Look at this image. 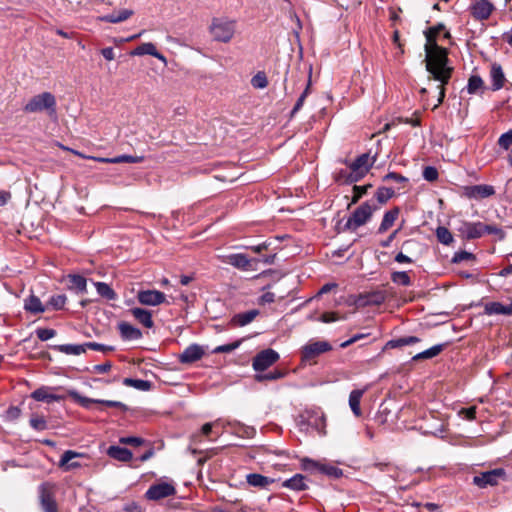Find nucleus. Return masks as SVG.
Returning <instances> with one entry per match:
<instances>
[{
    "instance_id": "nucleus-50",
    "label": "nucleus",
    "mask_w": 512,
    "mask_h": 512,
    "mask_svg": "<svg viewBox=\"0 0 512 512\" xmlns=\"http://www.w3.org/2000/svg\"><path fill=\"white\" fill-rule=\"evenodd\" d=\"M240 346V341L219 345L213 349V353H230Z\"/></svg>"
},
{
    "instance_id": "nucleus-36",
    "label": "nucleus",
    "mask_w": 512,
    "mask_h": 512,
    "mask_svg": "<svg viewBox=\"0 0 512 512\" xmlns=\"http://www.w3.org/2000/svg\"><path fill=\"white\" fill-rule=\"evenodd\" d=\"M70 289L75 290L77 293H85L87 288L86 278L81 275L68 276Z\"/></svg>"
},
{
    "instance_id": "nucleus-21",
    "label": "nucleus",
    "mask_w": 512,
    "mask_h": 512,
    "mask_svg": "<svg viewBox=\"0 0 512 512\" xmlns=\"http://www.w3.org/2000/svg\"><path fill=\"white\" fill-rule=\"evenodd\" d=\"M107 455L120 462H129L133 457L129 449L117 445H111L107 449Z\"/></svg>"
},
{
    "instance_id": "nucleus-2",
    "label": "nucleus",
    "mask_w": 512,
    "mask_h": 512,
    "mask_svg": "<svg viewBox=\"0 0 512 512\" xmlns=\"http://www.w3.org/2000/svg\"><path fill=\"white\" fill-rule=\"evenodd\" d=\"M56 106L55 96L50 92H43L33 96L23 109L27 113L46 111L49 117L55 118L57 115Z\"/></svg>"
},
{
    "instance_id": "nucleus-8",
    "label": "nucleus",
    "mask_w": 512,
    "mask_h": 512,
    "mask_svg": "<svg viewBox=\"0 0 512 512\" xmlns=\"http://www.w3.org/2000/svg\"><path fill=\"white\" fill-rule=\"evenodd\" d=\"M331 349V345L326 341H316L306 344L301 350V358L303 362H311L320 354Z\"/></svg>"
},
{
    "instance_id": "nucleus-38",
    "label": "nucleus",
    "mask_w": 512,
    "mask_h": 512,
    "mask_svg": "<svg viewBox=\"0 0 512 512\" xmlns=\"http://www.w3.org/2000/svg\"><path fill=\"white\" fill-rule=\"evenodd\" d=\"M123 383L140 391H149L152 387L150 381L143 379L125 378Z\"/></svg>"
},
{
    "instance_id": "nucleus-26",
    "label": "nucleus",
    "mask_w": 512,
    "mask_h": 512,
    "mask_svg": "<svg viewBox=\"0 0 512 512\" xmlns=\"http://www.w3.org/2000/svg\"><path fill=\"white\" fill-rule=\"evenodd\" d=\"M492 90H500L505 81V76L500 65L493 64L491 68Z\"/></svg>"
},
{
    "instance_id": "nucleus-49",
    "label": "nucleus",
    "mask_w": 512,
    "mask_h": 512,
    "mask_svg": "<svg viewBox=\"0 0 512 512\" xmlns=\"http://www.w3.org/2000/svg\"><path fill=\"white\" fill-rule=\"evenodd\" d=\"M36 335L41 341H48L56 335V331L51 328H38Z\"/></svg>"
},
{
    "instance_id": "nucleus-61",
    "label": "nucleus",
    "mask_w": 512,
    "mask_h": 512,
    "mask_svg": "<svg viewBox=\"0 0 512 512\" xmlns=\"http://www.w3.org/2000/svg\"><path fill=\"white\" fill-rule=\"evenodd\" d=\"M460 415L466 420H473L476 417V407L463 408L460 411Z\"/></svg>"
},
{
    "instance_id": "nucleus-54",
    "label": "nucleus",
    "mask_w": 512,
    "mask_h": 512,
    "mask_svg": "<svg viewBox=\"0 0 512 512\" xmlns=\"http://www.w3.org/2000/svg\"><path fill=\"white\" fill-rule=\"evenodd\" d=\"M85 346H86V350L92 349V350H96V351H100V352H104V353L114 350V347H112V346L100 344L97 342H86Z\"/></svg>"
},
{
    "instance_id": "nucleus-19",
    "label": "nucleus",
    "mask_w": 512,
    "mask_h": 512,
    "mask_svg": "<svg viewBox=\"0 0 512 512\" xmlns=\"http://www.w3.org/2000/svg\"><path fill=\"white\" fill-rule=\"evenodd\" d=\"M225 262L237 269L246 271L250 267L251 260L243 253H234L227 255Z\"/></svg>"
},
{
    "instance_id": "nucleus-7",
    "label": "nucleus",
    "mask_w": 512,
    "mask_h": 512,
    "mask_svg": "<svg viewBox=\"0 0 512 512\" xmlns=\"http://www.w3.org/2000/svg\"><path fill=\"white\" fill-rule=\"evenodd\" d=\"M505 476V471L502 468L493 469L490 471L482 472L473 477V484L479 488H486L488 486H495L498 484L499 479Z\"/></svg>"
},
{
    "instance_id": "nucleus-20",
    "label": "nucleus",
    "mask_w": 512,
    "mask_h": 512,
    "mask_svg": "<svg viewBox=\"0 0 512 512\" xmlns=\"http://www.w3.org/2000/svg\"><path fill=\"white\" fill-rule=\"evenodd\" d=\"M130 313L145 328H152L154 326L152 313L149 310L140 307H134L130 309Z\"/></svg>"
},
{
    "instance_id": "nucleus-33",
    "label": "nucleus",
    "mask_w": 512,
    "mask_h": 512,
    "mask_svg": "<svg viewBox=\"0 0 512 512\" xmlns=\"http://www.w3.org/2000/svg\"><path fill=\"white\" fill-rule=\"evenodd\" d=\"M308 425L315 429L319 434H325V417L323 414H313L308 417Z\"/></svg>"
},
{
    "instance_id": "nucleus-15",
    "label": "nucleus",
    "mask_w": 512,
    "mask_h": 512,
    "mask_svg": "<svg viewBox=\"0 0 512 512\" xmlns=\"http://www.w3.org/2000/svg\"><path fill=\"white\" fill-rule=\"evenodd\" d=\"M204 355L203 348L198 344L189 345L179 356V361L183 364L196 362Z\"/></svg>"
},
{
    "instance_id": "nucleus-48",
    "label": "nucleus",
    "mask_w": 512,
    "mask_h": 512,
    "mask_svg": "<svg viewBox=\"0 0 512 512\" xmlns=\"http://www.w3.org/2000/svg\"><path fill=\"white\" fill-rule=\"evenodd\" d=\"M30 426L36 431H43L48 428L47 421L42 416H33L30 419Z\"/></svg>"
},
{
    "instance_id": "nucleus-42",
    "label": "nucleus",
    "mask_w": 512,
    "mask_h": 512,
    "mask_svg": "<svg viewBox=\"0 0 512 512\" xmlns=\"http://www.w3.org/2000/svg\"><path fill=\"white\" fill-rule=\"evenodd\" d=\"M395 195V191L389 187H379L375 193V198L380 204H385Z\"/></svg>"
},
{
    "instance_id": "nucleus-45",
    "label": "nucleus",
    "mask_w": 512,
    "mask_h": 512,
    "mask_svg": "<svg viewBox=\"0 0 512 512\" xmlns=\"http://www.w3.org/2000/svg\"><path fill=\"white\" fill-rule=\"evenodd\" d=\"M391 280L393 283L401 286H410L411 279L406 271H396L391 274Z\"/></svg>"
},
{
    "instance_id": "nucleus-14",
    "label": "nucleus",
    "mask_w": 512,
    "mask_h": 512,
    "mask_svg": "<svg viewBox=\"0 0 512 512\" xmlns=\"http://www.w3.org/2000/svg\"><path fill=\"white\" fill-rule=\"evenodd\" d=\"M495 190L491 185L480 184L465 187V195L469 198L483 199L494 195Z\"/></svg>"
},
{
    "instance_id": "nucleus-12",
    "label": "nucleus",
    "mask_w": 512,
    "mask_h": 512,
    "mask_svg": "<svg viewBox=\"0 0 512 512\" xmlns=\"http://www.w3.org/2000/svg\"><path fill=\"white\" fill-rule=\"evenodd\" d=\"M59 389L58 387L41 386L31 393V398L39 402H59L64 400V396L57 395L52 391Z\"/></svg>"
},
{
    "instance_id": "nucleus-32",
    "label": "nucleus",
    "mask_w": 512,
    "mask_h": 512,
    "mask_svg": "<svg viewBox=\"0 0 512 512\" xmlns=\"http://www.w3.org/2000/svg\"><path fill=\"white\" fill-rule=\"evenodd\" d=\"M59 352L67 355H80L86 352V346L84 344H62L55 346Z\"/></svg>"
},
{
    "instance_id": "nucleus-22",
    "label": "nucleus",
    "mask_w": 512,
    "mask_h": 512,
    "mask_svg": "<svg viewBox=\"0 0 512 512\" xmlns=\"http://www.w3.org/2000/svg\"><path fill=\"white\" fill-rule=\"evenodd\" d=\"M258 315L259 311L257 309L238 313L233 316L232 323L236 326L243 327L251 323Z\"/></svg>"
},
{
    "instance_id": "nucleus-56",
    "label": "nucleus",
    "mask_w": 512,
    "mask_h": 512,
    "mask_svg": "<svg viewBox=\"0 0 512 512\" xmlns=\"http://www.w3.org/2000/svg\"><path fill=\"white\" fill-rule=\"evenodd\" d=\"M119 442L121 444H126V445L140 446L144 443V439H142L140 437H135V436H127V437H121L119 439Z\"/></svg>"
},
{
    "instance_id": "nucleus-46",
    "label": "nucleus",
    "mask_w": 512,
    "mask_h": 512,
    "mask_svg": "<svg viewBox=\"0 0 512 512\" xmlns=\"http://www.w3.org/2000/svg\"><path fill=\"white\" fill-rule=\"evenodd\" d=\"M251 85L256 89H264L268 85V80L264 72H258L251 79Z\"/></svg>"
},
{
    "instance_id": "nucleus-17",
    "label": "nucleus",
    "mask_w": 512,
    "mask_h": 512,
    "mask_svg": "<svg viewBox=\"0 0 512 512\" xmlns=\"http://www.w3.org/2000/svg\"><path fill=\"white\" fill-rule=\"evenodd\" d=\"M118 330L123 340L132 341L142 338L141 330L127 322L118 323Z\"/></svg>"
},
{
    "instance_id": "nucleus-41",
    "label": "nucleus",
    "mask_w": 512,
    "mask_h": 512,
    "mask_svg": "<svg viewBox=\"0 0 512 512\" xmlns=\"http://www.w3.org/2000/svg\"><path fill=\"white\" fill-rule=\"evenodd\" d=\"M69 395L82 407L89 409L92 404H98L99 399H92L88 397L81 396L77 391L71 390L69 391Z\"/></svg>"
},
{
    "instance_id": "nucleus-4",
    "label": "nucleus",
    "mask_w": 512,
    "mask_h": 512,
    "mask_svg": "<svg viewBox=\"0 0 512 512\" xmlns=\"http://www.w3.org/2000/svg\"><path fill=\"white\" fill-rule=\"evenodd\" d=\"M213 39L220 42H229L235 33V22L224 18H215L210 26Z\"/></svg>"
},
{
    "instance_id": "nucleus-18",
    "label": "nucleus",
    "mask_w": 512,
    "mask_h": 512,
    "mask_svg": "<svg viewBox=\"0 0 512 512\" xmlns=\"http://www.w3.org/2000/svg\"><path fill=\"white\" fill-rule=\"evenodd\" d=\"M374 162L375 157L371 159L368 153H363L349 164V169L359 170L367 174Z\"/></svg>"
},
{
    "instance_id": "nucleus-57",
    "label": "nucleus",
    "mask_w": 512,
    "mask_h": 512,
    "mask_svg": "<svg viewBox=\"0 0 512 512\" xmlns=\"http://www.w3.org/2000/svg\"><path fill=\"white\" fill-rule=\"evenodd\" d=\"M484 234H494V235H498L499 238H503L504 237V232L501 228L495 226V225H486V224H483V235Z\"/></svg>"
},
{
    "instance_id": "nucleus-11",
    "label": "nucleus",
    "mask_w": 512,
    "mask_h": 512,
    "mask_svg": "<svg viewBox=\"0 0 512 512\" xmlns=\"http://www.w3.org/2000/svg\"><path fill=\"white\" fill-rule=\"evenodd\" d=\"M137 300L142 305L158 306L165 302L166 296L158 290H140L137 293Z\"/></svg>"
},
{
    "instance_id": "nucleus-47",
    "label": "nucleus",
    "mask_w": 512,
    "mask_h": 512,
    "mask_svg": "<svg viewBox=\"0 0 512 512\" xmlns=\"http://www.w3.org/2000/svg\"><path fill=\"white\" fill-rule=\"evenodd\" d=\"M67 301V297L64 294L53 295L50 297L48 305L55 310L62 309Z\"/></svg>"
},
{
    "instance_id": "nucleus-28",
    "label": "nucleus",
    "mask_w": 512,
    "mask_h": 512,
    "mask_svg": "<svg viewBox=\"0 0 512 512\" xmlns=\"http://www.w3.org/2000/svg\"><path fill=\"white\" fill-rule=\"evenodd\" d=\"M484 89V82L480 76H470L466 86V90L469 94H482L484 92Z\"/></svg>"
},
{
    "instance_id": "nucleus-53",
    "label": "nucleus",
    "mask_w": 512,
    "mask_h": 512,
    "mask_svg": "<svg viewBox=\"0 0 512 512\" xmlns=\"http://www.w3.org/2000/svg\"><path fill=\"white\" fill-rule=\"evenodd\" d=\"M366 173L359 170L349 169V174L346 176V184H352L360 181Z\"/></svg>"
},
{
    "instance_id": "nucleus-55",
    "label": "nucleus",
    "mask_w": 512,
    "mask_h": 512,
    "mask_svg": "<svg viewBox=\"0 0 512 512\" xmlns=\"http://www.w3.org/2000/svg\"><path fill=\"white\" fill-rule=\"evenodd\" d=\"M371 188V185H364V186H357L355 185L353 187V192H354V195H353V198H352V203H356L359 201V199L365 195L368 191V189Z\"/></svg>"
},
{
    "instance_id": "nucleus-35",
    "label": "nucleus",
    "mask_w": 512,
    "mask_h": 512,
    "mask_svg": "<svg viewBox=\"0 0 512 512\" xmlns=\"http://www.w3.org/2000/svg\"><path fill=\"white\" fill-rule=\"evenodd\" d=\"M143 159V156L119 155L113 158H99L98 160L105 163H140Z\"/></svg>"
},
{
    "instance_id": "nucleus-40",
    "label": "nucleus",
    "mask_w": 512,
    "mask_h": 512,
    "mask_svg": "<svg viewBox=\"0 0 512 512\" xmlns=\"http://www.w3.org/2000/svg\"><path fill=\"white\" fill-rule=\"evenodd\" d=\"M156 53V47L153 43L147 42L142 43L138 47H136L134 50L130 52V55L132 56H142V55H151Z\"/></svg>"
},
{
    "instance_id": "nucleus-30",
    "label": "nucleus",
    "mask_w": 512,
    "mask_h": 512,
    "mask_svg": "<svg viewBox=\"0 0 512 512\" xmlns=\"http://www.w3.org/2000/svg\"><path fill=\"white\" fill-rule=\"evenodd\" d=\"M246 480L249 485L259 488H265L273 482L272 479L258 473L248 474Z\"/></svg>"
},
{
    "instance_id": "nucleus-16",
    "label": "nucleus",
    "mask_w": 512,
    "mask_h": 512,
    "mask_svg": "<svg viewBox=\"0 0 512 512\" xmlns=\"http://www.w3.org/2000/svg\"><path fill=\"white\" fill-rule=\"evenodd\" d=\"M458 230L466 239H477L483 236V223L463 222Z\"/></svg>"
},
{
    "instance_id": "nucleus-1",
    "label": "nucleus",
    "mask_w": 512,
    "mask_h": 512,
    "mask_svg": "<svg viewBox=\"0 0 512 512\" xmlns=\"http://www.w3.org/2000/svg\"><path fill=\"white\" fill-rule=\"evenodd\" d=\"M442 29H444V25L438 24L425 33L427 40L425 45L426 70L432 75L434 80L440 82L438 101L433 109L437 108L443 102L445 97L444 86L449 82L453 71V68L448 66L446 49L438 46L435 40Z\"/></svg>"
},
{
    "instance_id": "nucleus-60",
    "label": "nucleus",
    "mask_w": 512,
    "mask_h": 512,
    "mask_svg": "<svg viewBox=\"0 0 512 512\" xmlns=\"http://www.w3.org/2000/svg\"><path fill=\"white\" fill-rule=\"evenodd\" d=\"M221 420L218 419L214 422H208V423H205L202 428H201V433L204 435V436H208L210 433H212V430L214 427H218L221 425Z\"/></svg>"
},
{
    "instance_id": "nucleus-58",
    "label": "nucleus",
    "mask_w": 512,
    "mask_h": 512,
    "mask_svg": "<svg viewBox=\"0 0 512 512\" xmlns=\"http://www.w3.org/2000/svg\"><path fill=\"white\" fill-rule=\"evenodd\" d=\"M383 181H394L398 183L407 182L408 178L396 172H389L383 177Z\"/></svg>"
},
{
    "instance_id": "nucleus-6",
    "label": "nucleus",
    "mask_w": 512,
    "mask_h": 512,
    "mask_svg": "<svg viewBox=\"0 0 512 512\" xmlns=\"http://www.w3.org/2000/svg\"><path fill=\"white\" fill-rule=\"evenodd\" d=\"M277 351L268 348L255 355L252 361V367L256 372H264L279 360Z\"/></svg>"
},
{
    "instance_id": "nucleus-62",
    "label": "nucleus",
    "mask_w": 512,
    "mask_h": 512,
    "mask_svg": "<svg viewBox=\"0 0 512 512\" xmlns=\"http://www.w3.org/2000/svg\"><path fill=\"white\" fill-rule=\"evenodd\" d=\"M473 257V255L470 253V252H467V251H460V252H456L453 256V262L454 263H459V262H462L464 260H469Z\"/></svg>"
},
{
    "instance_id": "nucleus-52",
    "label": "nucleus",
    "mask_w": 512,
    "mask_h": 512,
    "mask_svg": "<svg viewBox=\"0 0 512 512\" xmlns=\"http://www.w3.org/2000/svg\"><path fill=\"white\" fill-rule=\"evenodd\" d=\"M422 175H423V178L429 182H433V181L437 180L438 176H439L437 169L433 166H426L423 170Z\"/></svg>"
},
{
    "instance_id": "nucleus-10",
    "label": "nucleus",
    "mask_w": 512,
    "mask_h": 512,
    "mask_svg": "<svg viewBox=\"0 0 512 512\" xmlns=\"http://www.w3.org/2000/svg\"><path fill=\"white\" fill-rule=\"evenodd\" d=\"M175 492V487L172 484L162 482L150 486L145 495L149 500H160L174 495Z\"/></svg>"
},
{
    "instance_id": "nucleus-37",
    "label": "nucleus",
    "mask_w": 512,
    "mask_h": 512,
    "mask_svg": "<svg viewBox=\"0 0 512 512\" xmlns=\"http://www.w3.org/2000/svg\"><path fill=\"white\" fill-rule=\"evenodd\" d=\"M487 315H508L507 305L500 302H489L485 305Z\"/></svg>"
},
{
    "instance_id": "nucleus-44",
    "label": "nucleus",
    "mask_w": 512,
    "mask_h": 512,
    "mask_svg": "<svg viewBox=\"0 0 512 512\" xmlns=\"http://www.w3.org/2000/svg\"><path fill=\"white\" fill-rule=\"evenodd\" d=\"M436 237L438 241L444 245H450L454 241L452 233L443 226L436 229Z\"/></svg>"
},
{
    "instance_id": "nucleus-5",
    "label": "nucleus",
    "mask_w": 512,
    "mask_h": 512,
    "mask_svg": "<svg viewBox=\"0 0 512 512\" xmlns=\"http://www.w3.org/2000/svg\"><path fill=\"white\" fill-rule=\"evenodd\" d=\"M375 209L376 208L372 207L369 202L362 203L347 219L345 228L355 231L371 218Z\"/></svg>"
},
{
    "instance_id": "nucleus-43",
    "label": "nucleus",
    "mask_w": 512,
    "mask_h": 512,
    "mask_svg": "<svg viewBox=\"0 0 512 512\" xmlns=\"http://www.w3.org/2000/svg\"><path fill=\"white\" fill-rule=\"evenodd\" d=\"M286 375L285 372L281 370H274L270 371L268 373H258L255 375V379L258 382H264V381H273L283 378Z\"/></svg>"
},
{
    "instance_id": "nucleus-34",
    "label": "nucleus",
    "mask_w": 512,
    "mask_h": 512,
    "mask_svg": "<svg viewBox=\"0 0 512 512\" xmlns=\"http://www.w3.org/2000/svg\"><path fill=\"white\" fill-rule=\"evenodd\" d=\"M444 347H445L444 344L434 345V346L414 355L412 357V360L418 361L421 359H431V358L437 356L438 354H440L443 351Z\"/></svg>"
},
{
    "instance_id": "nucleus-63",
    "label": "nucleus",
    "mask_w": 512,
    "mask_h": 512,
    "mask_svg": "<svg viewBox=\"0 0 512 512\" xmlns=\"http://www.w3.org/2000/svg\"><path fill=\"white\" fill-rule=\"evenodd\" d=\"M319 320L323 323H331L339 320V317L334 312H325L320 316Z\"/></svg>"
},
{
    "instance_id": "nucleus-39",
    "label": "nucleus",
    "mask_w": 512,
    "mask_h": 512,
    "mask_svg": "<svg viewBox=\"0 0 512 512\" xmlns=\"http://www.w3.org/2000/svg\"><path fill=\"white\" fill-rule=\"evenodd\" d=\"M94 285L96 287L97 293L100 296H102L108 300L116 299L117 295H116L115 291L107 283L95 282Z\"/></svg>"
},
{
    "instance_id": "nucleus-31",
    "label": "nucleus",
    "mask_w": 512,
    "mask_h": 512,
    "mask_svg": "<svg viewBox=\"0 0 512 512\" xmlns=\"http://www.w3.org/2000/svg\"><path fill=\"white\" fill-rule=\"evenodd\" d=\"M80 454L77 452H74L72 450L65 451L59 461V465L61 467H66V470L78 468L80 467V464L78 462H72V460L76 457H79Z\"/></svg>"
},
{
    "instance_id": "nucleus-24",
    "label": "nucleus",
    "mask_w": 512,
    "mask_h": 512,
    "mask_svg": "<svg viewBox=\"0 0 512 512\" xmlns=\"http://www.w3.org/2000/svg\"><path fill=\"white\" fill-rule=\"evenodd\" d=\"M133 15V11L130 9H122L118 12H113L100 17V20L107 23H120L127 20Z\"/></svg>"
},
{
    "instance_id": "nucleus-64",
    "label": "nucleus",
    "mask_w": 512,
    "mask_h": 512,
    "mask_svg": "<svg viewBox=\"0 0 512 512\" xmlns=\"http://www.w3.org/2000/svg\"><path fill=\"white\" fill-rule=\"evenodd\" d=\"M125 512H143L142 507L136 502H129L124 506Z\"/></svg>"
},
{
    "instance_id": "nucleus-9",
    "label": "nucleus",
    "mask_w": 512,
    "mask_h": 512,
    "mask_svg": "<svg viewBox=\"0 0 512 512\" xmlns=\"http://www.w3.org/2000/svg\"><path fill=\"white\" fill-rule=\"evenodd\" d=\"M39 499L44 512H58L57 503L55 501L50 484L43 483L40 485Z\"/></svg>"
},
{
    "instance_id": "nucleus-51",
    "label": "nucleus",
    "mask_w": 512,
    "mask_h": 512,
    "mask_svg": "<svg viewBox=\"0 0 512 512\" xmlns=\"http://www.w3.org/2000/svg\"><path fill=\"white\" fill-rule=\"evenodd\" d=\"M512 144V129L503 133L498 139V145L507 150Z\"/></svg>"
},
{
    "instance_id": "nucleus-29",
    "label": "nucleus",
    "mask_w": 512,
    "mask_h": 512,
    "mask_svg": "<svg viewBox=\"0 0 512 512\" xmlns=\"http://www.w3.org/2000/svg\"><path fill=\"white\" fill-rule=\"evenodd\" d=\"M363 393V390L355 389L349 395V406L356 417L361 416L360 401Z\"/></svg>"
},
{
    "instance_id": "nucleus-25",
    "label": "nucleus",
    "mask_w": 512,
    "mask_h": 512,
    "mask_svg": "<svg viewBox=\"0 0 512 512\" xmlns=\"http://www.w3.org/2000/svg\"><path fill=\"white\" fill-rule=\"evenodd\" d=\"M24 309L32 314H40L46 310L40 299L35 295H30L27 299H25Z\"/></svg>"
},
{
    "instance_id": "nucleus-27",
    "label": "nucleus",
    "mask_w": 512,
    "mask_h": 512,
    "mask_svg": "<svg viewBox=\"0 0 512 512\" xmlns=\"http://www.w3.org/2000/svg\"><path fill=\"white\" fill-rule=\"evenodd\" d=\"M399 215V209L394 208L387 212H385L383 219L380 223V226L378 228V233H384L387 231L395 222Z\"/></svg>"
},
{
    "instance_id": "nucleus-59",
    "label": "nucleus",
    "mask_w": 512,
    "mask_h": 512,
    "mask_svg": "<svg viewBox=\"0 0 512 512\" xmlns=\"http://www.w3.org/2000/svg\"><path fill=\"white\" fill-rule=\"evenodd\" d=\"M403 346H407L406 337L389 340L386 343L385 348L386 349H394V348H399V347H403Z\"/></svg>"
},
{
    "instance_id": "nucleus-3",
    "label": "nucleus",
    "mask_w": 512,
    "mask_h": 512,
    "mask_svg": "<svg viewBox=\"0 0 512 512\" xmlns=\"http://www.w3.org/2000/svg\"><path fill=\"white\" fill-rule=\"evenodd\" d=\"M301 469L309 473H320L332 479H338L343 475L342 469L327 463L326 461H316L308 457L300 460Z\"/></svg>"
},
{
    "instance_id": "nucleus-13",
    "label": "nucleus",
    "mask_w": 512,
    "mask_h": 512,
    "mask_svg": "<svg viewBox=\"0 0 512 512\" xmlns=\"http://www.w3.org/2000/svg\"><path fill=\"white\" fill-rule=\"evenodd\" d=\"M494 10V5L489 0H476L470 6L471 15L477 20H486Z\"/></svg>"
},
{
    "instance_id": "nucleus-23",
    "label": "nucleus",
    "mask_w": 512,
    "mask_h": 512,
    "mask_svg": "<svg viewBox=\"0 0 512 512\" xmlns=\"http://www.w3.org/2000/svg\"><path fill=\"white\" fill-rule=\"evenodd\" d=\"M283 486L294 491H303L308 488L306 478L302 474H295L291 478L285 480L283 482Z\"/></svg>"
}]
</instances>
